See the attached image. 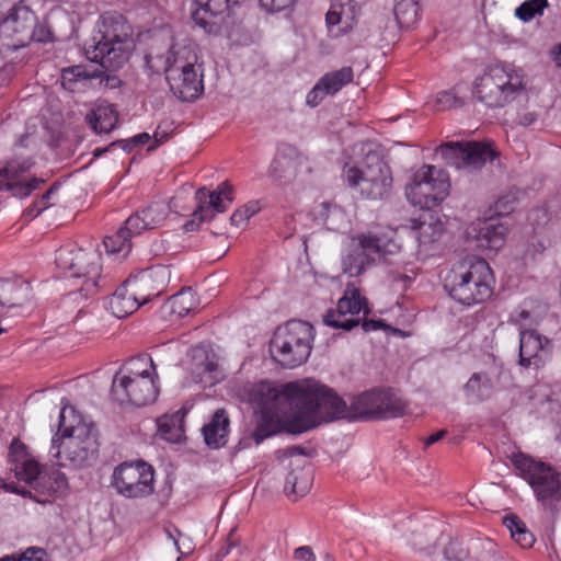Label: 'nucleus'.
I'll use <instances>...</instances> for the list:
<instances>
[{
	"label": "nucleus",
	"mask_w": 561,
	"mask_h": 561,
	"mask_svg": "<svg viewBox=\"0 0 561 561\" xmlns=\"http://www.w3.org/2000/svg\"><path fill=\"white\" fill-rule=\"evenodd\" d=\"M0 561H47V554L43 549L30 548L20 556H4Z\"/></svg>",
	"instance_id": "603ef678"
},
{
	"label": "nucleus",
	"mask_w": 561,
	"mask_h": 561,
	"mask_svg": "<svg viewBox=\"0 0 561 561\" xmlns=\"http://www.w3.org/2000/svg\"><path fill=\"white\" fill-rule=\"evenodd\" d=\"M261 209L262 205L260 201H250L233 211L230 221L236 227H242Z\"/></svg>",
	"instance_id": "8fccbe9b"
},
{
	"label": "nucleus",
	"mask_w": 561,
	"mask_h": 561,
	"mask_svg": "<svg viewBox=\"0 0 561 561\" xmlns=\"http://www.w3.org/2000/svg\"><path fill=\"white\" fill-rule=\"evenodd\" d=\"M410 543H411L413 547H415V548H417V549H420V550L425 549V547H424V545H423V541H421V540H419V539H416V538H415V539H413V540H411V541H410Z\"/></svg>",
	"instance_id": "774afa93"
},
{
	"label": "nucleus",
	"mask_w": 561,
	"mask_h": 561,
	"mask_svg": "<svg viewBox=\"0 0 561 561\" xmlns=\"http://www.w3.org/2000/svg\"><path fill=\"white\" fill-rule=\"evenodd\" d=\"M547 5V0H527L516 8L515 15L523 22H529L535 16L541 15Z\"/></svg>",
	"instance_id": "09e8293b"
},
{
	"label": "nucleus",
	"mask_w": 561,
	"mask_h": 561,
	"mask_svg": "<svg viewBox=\"0 0 561 561\" xmlns=\"http://www.w3.org/2000/svg\"><path fill=\"white\" fill-rule=\"evenodd\" d=\"M165 534H167L168 538H169L170 540H172V542H173L174 547H175L178 550H180V548H179V537H181V533H180V530H179V529H176V528H174V527H173V528H171V527H167V528H165Z\"/></svg>",
	"instance_id": "052dcab7"
},
{
	"label": "nucleus",
	"mask_w": 561,
	"mask_h": 561,
	"mask_svg": "<svg viewBox=\"0 0 561 561\" xmlns=\"http://www.w3.org/2000/svg\"><path fill=\"white\" fill-rule=\"evenodd\" d=\"M508 323L514 325L518 334L536 330L538 324L536 317L528 310L518 307L508 317Z\"/></svg>",
	"instance_id": "de8ad7c7"
},
{
	"label": "nucleus",
	"mask_w": 561,
	"mask_h": 561,
	"mask_svg": "<svg viewBox=\"0 0 561 561\" xmlns=\"http://www.w3.org/2000/svg\"><path fill=\"white\" fill-rule=\"evenodd\" d=\"M325 95H329L324 90L323 85L318 81L316 85L309 91L306 98L308 105L314 107L318 106Z\"/></svg>",
	"instance_id": "5fc2aeb1"
},
{
	"label": "nucleus",
	"mask_w": 561,
	"mask_h": 561,
	"mask_svg": "<svg viewBox=\"0 0 561 561\" xmlns=\"http://www.w3.org/2000/svg\"><path fill=\"white\" fill-rule=\"evenodd\" d=\"M91 80V76L82 66H73L62 69L60 81L65 90L79 92L84 90Z\"/></svg>",
	"instance_id": "ea45409f"
},
{
	"label": "nucleus",
	"mask_w": 561,
	"mask_h": 561,
	"mask_svg": "<svg viewBox=\"0 0 561 561\" xmlns=\"http://www.w3.org/2000/svg\"><path fill=\"white\" fill-rule=\"evenodd\" d=\"M294 558L298 561H316V556L309 546H301L294 551Z\"/></svg>",
	"instance_id": "4d7b16f0"
},
{
	"label": "nucleus",
	"mask_w": 561,
	"mask_h": 561,
	"mask_svg": "<svg viewBox=\"0 0 561 561\" xmlns=\"http://www.w3.org/2000/svg\"><path fill=\"white\" fill-rule=\"evenodd\" d=\"M367 311L366 299L360 296L359 289L347 285L336 308L327 311L323 322L328 327L348 331L359 324L360 313Z\"/></svg>",
	"instance_id": "f3484780"
},
{
	"label": "nucleus",
	"mask_w": 561,
	"mask_h": 561,
	"mask_svg": "<svg viewBox=\"0 0 561 561\" xmlns=\"http://www.w3.org/2000/svg\"><path fill=\"white\" fill-rule=\"evenodd\" d=\"M22 9H28L25 5H14L8 10V12L0 16V50H15L24 45H11L14 44L18 36H15V30L19 26V15Z\"/></svg>",
	"instance_id": "72a5a7b5"
},
{
	"label": "nucleus",
	"mask_w": 561,
	"mask_h": 561,
	"mask_svg": "<svg viewBox=\"0 0 561 561\" xmlns=\"http://www.w3.org/2000/svg\"><path fill=\"white\" fill-rule=\"evenodd\" d=\"M229 419L225 410H217L209 423L203 427L205 443L213 448H219L227 443Z\"/></svg>",
	"instance_id": "473e14b6"
},
{
	"label": "nucleus",
	"mask_w": 561,
	"mask_h": 561,
	"mask_svg": "<svg viewBox=\"0 0 561 561\" xmlns=\"http://www.w3.org/2000/svg\"><path fill=\"white\" fill-rule=\"evenodd\" d=\"M554 60L559 67H561V44L558 46L557 50L554 51Z\"/></svg>",
	"instance_id": "338daca9"
},
{
	"label": "nucleus",
	"mask_w": 561,
	"mask_h": 561,
	"mask_svg": "<svg viewBox=\"0 0 561 561\" xmlns=\"http://www.w3.org/2000/svg\"><path fill=\"white\" fill-rule=\"evenodd\" d=\"M358 245L348 250L342 256V270L351 277L363 274L375 260L393 262V257L401 252V243L393 229L382 232H368L358 234Z\"/></svg>",
	"instance_id": "9d476101"
},
{
	"label": "nucleus",
	"mask_w": 561,
	"mask_h": 561,
	"mask_svg": "<svg viewBox=\"0 0 561 561\" xmlns=\"http://www.w3.org/2000/svg\"><path fill=\"white\" fill-rule=\"evenodd\" d=\"M437 153L446 164L459 170L476 171L495 158L490 145L477 141H450L443 144Z\"/></svg>",
	"instance_id": "dca6fc26"
},
{
	"label": "nucleus",
	"mask_w": 561,
	"mask_h": 561,
	"mask_svg": "<svg viewBox=\"0 0 561 561\" xmlns=\"http://www.w3.org/2000/svg\"><path fill=\"white\" fill-rule=\"evenodd\" d=\"M535 121V116L531 113L525 114L519 118V123L524 126L530 125Z\"/></svg>",
	"instance_id": "0e129e2a"
},
{
	"label": "nucleus",
	"mask_w": 561,
	"mask_h": 561,
	"mask_svg": "<svg viewBox=\"0 0 561 561\" xmlns=\"http://www.w3.org/2000/svg\"><path fill=\"white\" fill-rule=\"evenodd\" d=\"M513 463L542 505L561 500L560 476L550 465L522 454L514 457Z\"/></svg>",
	"instance_id": "ddd939ff"
},
{
	"label": "nucleus",
	"mask_w": 561,
	"mask_h": 561,
	"mask_svg": "<svg viewBox=\"0 0 561 561\" xmlns=\"http://www.w3.org/2000/svg\"><path fill=\"white\" fill-rule=\"evenodd\" d=\"M357 5L353 0H332L325 15L328 32L340 37L351 32L356 24Z\"/></svg>",
	"instance_id": "393cba45"
},
{
	"label": "nucleus",
	"mask_w": 561,
	"mask_h": 561,
	"mask_svg": "<svg viewBox=\"0 0 561 561\" xmlns=\"http://www.w3.org/2000/svg\"><path fill=\"white\" fill-rule=\"evenodd\" d=\"M128 285L127 279L110 297L107 307L116 318H125L136 311L144 304Z\"/></svg>",
	"instance_id": "7c9ffc66"
},
{
	"label": "nucleus",
	"mask_w": 561,
	"mask_h": 561,
	"mask_svg": "<svg viewBox=\"0 0 561 561\" xmlns=\"http://www.w3.org/2000/svg\"><path fill=\"white\" fill-rule=\"evenodd\" d=\"M443 231V222L432 214H424L419 219L412 220V233L420 244L436 241Z\"/></svg>",
	"instance_id": "f704fd0d"
},
{
	"label": "nucleus",
	"mask_w": 561,
	"mask_h": 561,
	"mask_svg": "<svg viewBox=\"0 0 561 561\" xmlns=\"http://www.w3.org/2000/svg\"><path fill=\"white\" fill-rule=\"evenodd\" d=\"M410 270H405L404 272L400 273V272H390V279H391V285L394 289L397 290H404L407 289L411 284L412 282L414 280V276L412 275H409L407 272H409Z\"/></svg>",
	"instance_id": "864d4df0"
},
{
	"label": "nucleus",
	"mask_w": 561,
	"mask_h": 561,
	"mask_svg": "<svg viewBox=\"0 0 561 561\" xmlns=\"http://www.w3.org/2000/svg\"><path fill=\"white\" fill-rule=\"evenodd\" d=\"M353 80V70L351 67H343L336 71L328 72L319 82L323 85L328 94H335L344 85Z\"/></svg>",
	"instance_id": "37998d69"
},
{
	"label": "nucleus",
	"mask_w": 561,
	"mask_h": 561,
	"mask_svg": "<svg viewBox=\"0 0 561 561\" xmlns=\"http://www.w3.org/2000/svg\"><path fill=\"white\" fill-rule=\"evenodd\" d=\"M393 13L400 28H412L422 18L419 0H394Z\"/></svg>",
	"instance_id": "58836bf2"
},
{
	"label": "nucleus",
	"mask_w": 561,
	"mask_h": 561,
	"mask_svg": "<svg viewBox=\"0 0 561 561\" xmlns=\"http://www.w3.org/2000/svg\"><path fill=\"white\" fill-rule=\"evenodd\" d=\"M32 298V288L28 282L21 277L13 279H0V307L7 311H1L3 317L10 309L22 307Z\"/></svg>",
	"instance_id": "cd10ccee"
},
{
	"label": "nucleus",
	"mask_w": 561,
	"mask_h": 561,
	"mask_svg": "<svg viewBox=\"0 0 561 561\" xmlns=\"http://www.w3.org/2000/svg\"><path fill=\"white\" fill-rule=\"evenodd\" d=\"M519 335V363L525 367L538 368L548 359L551 352L550 341L537 330Z\"/></svg>",
	"instance_id": "b1692460"
},
{
	"label": "nucleus",
	"mask_w": 561,
	"mask_h": 561,
	"mask_svg": "<svg viewBox=\"0 0 561 561\" xmlns=\"http://www.w3.org/2000/svg\"><path fill=\"white\" fill-rule=\"evenodd\" d=\"M33 165L27 159H13L4 167H0V192H10L12 196L25 198L31 195L41 184L37 178L26 179V173Z\"/></svg>",
	"instance_id": "aec40b11"
},
{
	"label": "nucleus",
	"mask_w": 561,
	"mask_h": 561,
	"mask_svg": "<svg viewBox=\"0 0 561 561\" xmlns=\"http://www.w3.org/2000/svg\"><path fill=\"white\" fill-rule=\"evenodd\" d=\"M195 197L198 206L193 213L194 219L184 225L186 231L195 230L199 222L210 219L215 213L225 211L234 199V190L225 181L213 192L198 190Z\"/></svg>",
	"instance_id": "a211bd4d"
},
{
	"label": "nucleus",
	"mask_w": 561,
	"mask_h": 561,
	"mask_svg": "<svg viewBox=\"0 0 561 561\" xmlns=\"http://www.w3.org/2000/svg\"><path fill=\"white\" fill-rule=\"evenodd\" d=\"M517 203V196L515 192H508L497 198L494 203V214L499 217L506 216L514 211Z\"/></svg>",
	"instance_id": "3c124183"
},
{
	"label": "nucleus",
	"mask_w": 561,
	"mask_h": 561,
	"mask_svg": "<svg viewBox=\"0 0 561 561\" xmlns=\"http://www.w3.org/2000/svg\"><path fill=\"white\" fill-rule=\"evenodd\" d=\"M135 49L133 27L117 12H105L100 16L98 32L87 45V57L106 69H118L129 59Z\"/></svg>",
	"instance_id": "7ed1b4c3"
},
{
	"label": "nucleus",
	"mask_w": 561,
	"mask_h": 561,
	"mask_svg": "<svg viewBox=\"0 0 561 561\" xmlns=\"http://www.w3.org/2000/svg\"><path fill=\"white\" fill-rule=\"evenodd\" d=\"M293 467L285 480V492L295 496L306 495L312 485V472L309 468L298 462H291Z\"/></svg>",
	"instance_id": "c9c22d12"
},
{
	"label": "nucleus",
	"mask_w": 561,
	"mask_h": 561,
	"mask_svg": "<svg viewBox=\"0 0 561 561\" xmlns=\"http://www.w3.org/2000/svg\"><path fill=\"white\" fill-rule=\"evenodd\" d=\"M18 22L20 23L15 30L18 38L13 45L26 46L32 41L39 43L50 41V30L44 24H38L36 15L30 9L21 10Z\"/></svg>",
	"instance_id": "c85d7f7f"
},
{
	"label": "nucleus",
	"mask_w": 561,
	"mask_h": 561,
	"mask_svg": "<svg viewBox=\"0 0 561 561\" xmlns=\"http://www.w3.org/2000/svg\"><path fill=\"white\" fill-rule=\"evenodd\" d=\"M192 373L196 382L213 386L224 378L218 354L210 347L198 345L191 350Z\"/></svg>",
	"instance_id": "412c9836"
},
{
	"label": "nucleus",
	"mask_w": 561,
	"mask_h": 561,
	"mask_svg": "<svg viewBox=\"0 0 561 561\" xmlns=\"http://www.w3.org/2000/svg\"><path fill=\"white\" fill-rule=\"evenodd\" d=\"M55 194V188H49L42 198L35 204V207L37 208V215L41 214L44 209L48 208L50 203V197Z\"/></svg>",
	"instance_id": "13d9d810"
},
{
	"label": "nucleus",
	"mask_w": 561,
	"mask_h": 561,
	"mask_svg": "<svg viewBox=\"0 0 561 561\" xmlns=\"http://www.w3.org/2000/svg\"><path fill=\"white\" fill-rule=\"evenodd\" d=\"M448 174L439 168L425 164L421 167L405 187L408 201L422 209L438 206L449 194Z\"/></svg>",
	"instance_id": "f8f14e48"
},
{
	"label": "nucleus",
	"mask_w": 561,
	"mask_h": 561,
	"mask_svg": "<svg viewBox=\"0 0 561 561\" xmlns=\"http://www.w3.org/2000/svg\"><path fill=\"white\" fill-rule=\"evenodd\" d=\"M504 523L511 531L512 538L522 548H530L534 545V536L525 528V525L516 516L506 517Z\"/></svg>",
	"instance_id": "a18cd8bd"
},
{
	"label": "nucleus",
	"mask_w": 561,
	"mask_h": 561,
	"mask_svg": "<svg viewBox=\"0 0 561 561\" xmlns=\"http://www.w3.org/2000/svg\"><path fill=\"white\" fill-rule=\"evenodd\" d=\"M313 340L312 327L299 320L277 328L270 344L272 358L284 368H295L307 360Z\"/></svg>",
	"instance_id": "9b49d317"
},
{
	"label": "nucleus",
	"mask_w": 561,
	"mask_h": 561,
	"mask_svg": "<svg viewBox=\"0 0 561 561\" xmlns=\"http://www.w3.org/2000/svg\"><path fill=\"white\" fill-rule=\"evenodd\" d=\"M158 435L169 443H178L183 437V428L176 415H163L157 421Z\"/></svg>",
	"instance_id": "79ce46f5"
},
{
	"label": "nucleus",
	"mask_w": 561,
	"mask_h": 561,
	"mask_svg": "<svg viewBox=\"0 0 561 561\" xmlns=\"http://www.w3.org/2000/svg\"><path fill=\"white\" fill-rule=\"evenodd\" d=\"M150 139L149 134L141 133L133 137L131 141L136 145H144L147 144Z\"/></svg>",
	"instance_id": "e2e57ef3"
},
{
	"label": "nucleus",
	"mask_w": 561,
	"mask_h": 561,
	"mask_svg": "<svg viewBox=\"0 0 561 561\" xmlns=\"http://www.w3.org/2000/svg\"><path fill=\"white\" fill-rule=\"evenodd\" d=\"M526 81L523 69L506 62L489 65L476 78L472 87L473 96L491 108L503 107L513 102L525 90Z\"/></svg>",
	"instance_id": "0eeeda50"
},
{
	"label": "nucleus",
	"mask_w": 561,
	"mask_h": 561,
	"mask_svg": "<svg viewBox=\"0 0 561 561\" xmlns=\"http://www.w3.org/2000/svg\"><path fill=\"white\" fill-rule=\"evenodd\" d=\"M153 469L145 461L124 462L112 476V486L127 499H141L153 493Z\"/></svg>",
	"instance_id": "2eb2a0df"
},
{
	"label": "nucleus",
	"mask_w": 561,
	"mask_h": 561,
	"mask_svg": "<svg viewBox=\"0 0 561 561\" xmlns=\"http://www.w3.org/2000/svg\"><path fill=\"white\" fill-rule=\"evenodd\" d=\"M404 410V403L389 390L374 389L351 399V420L393 419Z\"/></svg>",
	"instance_id": "4468645a"
},
{
	"label": "nucleus",
	"mask_w": 561,
	"mask_h": 561,
	"mask_svg": "<svg viewBox=\"0 0 561 561\" xmlns=\"http://www.w3.org/2000/svg\"><path fill=\"white\" fill-rule=\"evenodd\" d=\"M170 209V204L163 201L153 202L148 207L129 216L126 219V229L130 233L138 234L147 229H154L165 220Z\"/></svg>",
	"instance_id": "bb28decb"
},
{
	"label": "nucleus",
	"mask_w": 561,
	"mask_h": 561,
	"mask_svg": "<svg viewBox=\"0 0 561 561\" xmlns=\"http://www.w3.org/2000/svg\"><path fill=\"white\" fill-rule=\"evenodd\" d=\"M88 121L96 133H110L117 124L118 114L112 104L99 102L88 115Z\"/></svg>",
	"instance_id": "e433bc0d"
},
{
	"label": "nucleus",
	"mask_w": 561,
	"mask_h": 561,
	"mask_svg": "<svg viewBox=\"0 0 561 561\" xmlns=\"http://www.w3.org/2000/svg\"><path fill=\"white\" fill-rule=\"evenodd\" d=\"M171 278V271L165 265H154L139 271L127 278L128 285L144 305L161 296Z\"/></svg>",
	"instance_id": "6ab92c4d"
},
{
	"label": "nucleus",
	"mask_w": 561,
	"mask_h": 561,
	"mask_svg": "<svg viewBox=\"0 0 561 561\" xmlns=\"http://www.w3.org/2000/svg\"><path fill=\"white\" fill-rule=\"evenodd\" d=\"M98 449L94 424L78 413L68 399H61L58 431L53 435L49 455L64 468H82Z\"/></svg>",
	"instance_id": "f03ea898"
},
{
	"label": "nucleus",
	"mask_w": 561,
	"mask_h": 561,
	"mask_svg": "<svg viewBox=\"0 0 561 561\" xmlns=\"http://www.w3.org/2000/svg\"><path fill=\"white\" fill-rule=\"evenodd\" d=\"M11 470L19 481L31 488L34 485L44 468L28 448L20 440H13L9 450Z\"/></svg>",
	"instance_id": "5701e85b"
},
{
	"label": "nucleus",
	"mask_w": 561,
	"mask_h": 561,
	"mask_svg": "<svg viewBox=\"0 0 561 561\" xmlns=\"http://www.w3.org/2000/svg\"><path fill=\"white\" fill-rule=\"evenodd\" d=\"M494 284L489 263L477 256H467L451 267L445 277L444 287L453 300L472 307L492 297Z\"/></svg>",
	"instance_id": "20e7f679"
},
{
	"label": "nucleus",
	"mask_w": 561,
	"mask_h": 561,
	"mask_svg": "<svg viewBox=\"0 0 561 561\" xmlns=\"http://www.w3.org/2000/svg\"><path fill=\"white\" fill-rule=\"evenodd\" d=\"M68 480L65 473L57 469L43 470L32 489L39 495L45 496L42 502L50 497L62 496L68 491Z\"/></svg>",
	"instance_id": "c756f323"
},
{
	"label": "nucleus",
	"mask_w": 561,
	"mask_h": 561,
	"mask_svg": "<svg viewBox=\"0 0 561 561\" xmlns=\"http://www.w3.org/2000/svg\"><path fill=\"white\" fill-rule=\"evenodd\" d=\"M112 393L121 404L144 407L156 401L159 377L152 358L139 355L130 358L114 376Z\"/></svg>",
	"instance_id": "39448f33"
},
{
	"label": "nucleus",
	"mask_w": 561,
	"mask_h": 561,
	"mask_svg": "<svg viewBox=\"0 0 561 561\" xmlns=\"http://www.w3.org/2000/svg\"><path fill=\"white\" fill-rule=\"evenodd\" d=\"M3 488L4 490L9 491V492H13V493H19V494H22L23 491L21 489H19L14 482H10V483H3Z\"/></svg>",
	"instance_id": "69168bd1"
},
{
	"label": "nucleus",
	"mask_w": 561,
	"mask_h": 561,
	"mask_svg": "<svg viewBox=\"0 0 561 561\" xmlns=\"http://www.w3.org/2000/svg\"><path fill=\"white\" fill-rule=\"evenodd\" d=\"M295 0H260L261 5L268 12H278L289 8Z\"/></svg>",
	"instance_id": "6e6d98bb"
},
{
	"label": "nucleus",
	"mask_w": 561,
	"mask_h": 561,
	"mask_svg": "<svg viewBox=\"0 0 561 561\" xmlns=\"http://www.w3.org/2000/svg\"><path fill=\"white\" fill-rule=\"evenodd\" d=\"M444 435H445L444 431H439V432H436V433L430 435L424 440L425 446H431V445L437 443L438 440H440L443 438Z\"/></svg>",
	"instance_id": "680f3d73"
},
{
	"label": "nucleus",
	"mask_w": 561,
	"mask_h": 561,
	"mask_svg": "<svg viewBox=\"0 0 561 561\" xmlns=\"http://www.w3.org/2000/svg\"><path fill=\"white\" fill-rule=\"evenodd\" d=\"M379 329L389 330L390 327L385 324L380 320H369V321L363 322V330L365 332L377 331Z\"/></svg>",
	"instance_id": "bf43d9fd"
},
{
	"label": "nucleus",
	"mask_w": 561,
	"mask_h": 561,
	"mask_svg": "<svg viewBox=\"0 0 561 561\" xmlns=\"http://www.w3.org/2000/svg\"><path fill=\"white\" fill-rule=\"evenodd\" d=\"M228 9V0H193L192 19L208 34L219 31L222 15Z\"/></svg>",
	"instance_id": "a878e982"
},
{
	"label": "nucleus",
	"mask_w": 561,
	"mask_h": 561,
	"mask_svg": "<svg viewBox=\"0 0 561 561\" xmlns=\"http://www.w3.org/2000/svg\"><path fill=\"white\" fill-rule=\"evenodd\" d=\"M55 262L58 268L68 273L73 288L68 299L76 300L78 295L83 298L94 296L103 286L101 253L98 249L65 245L57 250Z\"/></svg>",
	"instance_id": "423d86ee"
},
{
	"label": "nucleus",
	"mask_w": 561,
	"mask_h": 561,
	"mask_svg": "<svg viewBox=\"0 0 561 561\" xmlns=\"http://www.w3.org/2000/svg\"><path fill=\"white\" fill-rule=\"evenodd\" d=\"M507 226L499 219H478L467 230V237L481 250L496 251L505 242Z\"/></svg>",
	"instance_id": "4be33fe9"
},
{
	"label": "nucleus",
	"mask_w": 561,
	"mask_h": 561,
	"mask_svg": "<svg viewBox=\"0 0 561 561\" xmlns=\"http://www.w3.org/2000/svg\"><path fill=\"white\" fill-rule=\"evenodd\" d=\"M170 310L178 317L186 316L196 307V299L192 289H183L169 300Z\"/></svg>",
	"instance_id": "c03bdc74"
},
{
	"label": "nucleus",
	"mask_w": 561,
	"mask_h": 561,
	"mask_svg": "<svg viewBox=\"0 0 561 561\" xmlns=\"http://www.w3.org/2000/svg\"><path fill=\"white\" fill-rule=\"evenodd\" d=\"M496 388L494 380L484 371L473 373L462 387L468 402L479 403L490 399Z\"/></svg>",
	"instance_id": "2f4dec72"
},
{
	"label": "nucleus",
	"mask_w": 561,
	"mask_h": 561,
	"mask_svg": "<svg viewBox=\"0 0 561 561\" xmlns=\"http://www.w3.org/2000/svg\"><path fill=\"white\" fill-rule=\"evenodd\" d=\"M232 391L257 417L252 433L256 446L282 431L300 434L322 422L351 420V402L311 378L286 383L247 381L234 385Z\"/></svg>",
	"instance_id": "f257e3e1"
},
{
	"label": "nucleus",
	"mask_w": 561,
	"mask_h": 561,
	"mask_svg": "<svg viewBox=\"0 0 561 561\" xmlns=\"http://www.w3.org/2000/svg\"><path fill=\"white\" fill-rule=\"evenodd\" d=\"M191 46L174 45L167 53L163 71L171 91L182 101H194L204 91L203 71Z\"/></svg>",
	"instance_id": "1a4fd4ad"
},
{
	"label": "nucleus",
	"mask_w": 561,
	"mask_h": 561,
	"mask_svg": "<svg viewBox=\"0 0 561 561\" xmlns=\"http://www.w3.org/2000/svg\"><path fill=\"white\" fill-rule=\"evenodd\" d=\"M342 179L355 194L366 199L385 198L393 182L390 167L374 151L367 152L360 161L346 162Z\"/></svg>",
	"instance_id": "6e6552de"
},
{
	"label": "nucleus",
	"mask_w": 561,
	"mask_h": 561,
	"mask_svg": "<svg viewBox=\"0 0 561 561\" xmlns=\"http://www.w3.org/2000/svg\"><path fill=\"white\" fill-rule=\"evenodd\" d=\"M435 111H446L462 104V96L459 95L457 88L448 91H440L427 102Z\"/></svg>",
	"instance_id": "49530a36"
},
{
	"label": "nucleus",
	"mask_w": 561,
	"mask_h": 561,
	"mask_svg": "<svg viewBox=\"0 0 561 561\" xmlns=\"http://www.w3.org/2000/svg\"><path fill=\"white\" fill-rule=\"evenodd\" d=\"M304 163V158L295 156L278 154L270 167V174L276 180L289 183L298 175V168Z\"/></svg>",
	"instance_id": "4c0bfd02"
},
{
	"label": "nucleus",
	"mask_w": 561,
	"mask_h": 561,
	"mask_svg": "<svg viewBox=\"0 0 561 561\" xmlns=\"http://www.w3.org/2000/svg\"><path fill=\"white\" fill-rule=\"evenodd\" d=\"M138 233H130L126 229V224L124 227L119 228L114 234L107 236L104 239V248L108 254H117L119 256H126L131 248L130 238L133 236H137Z\"/></svg>",
	"instance_id": "a19ab883"
}]
</instances>
